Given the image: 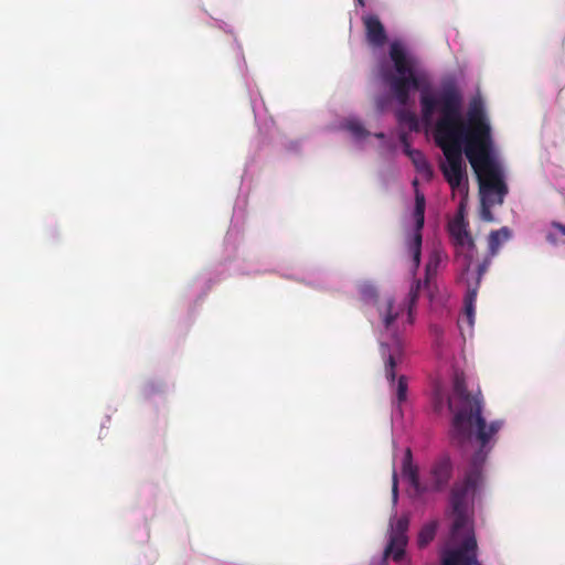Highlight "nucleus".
I'll list each match as a JSON object with an SVG mask.
<instances>
[{
	"label": "nucleus",
	"instance_id": "f257e3e1",
	"mask_svg": "<svg viewBox=\"0 0 565 565\" xmlns=\"http://www.w3.org/2000/svg\"><path fill=\"white\" fill-rule=\"evenodd\" d=\"M390 56L396 74L391 70H382L381 76L390 86L398 104L406 106L409 92L420 89L422 116L425 124H431L433 115L437 109L441 113V117L436 124L435 141L445 156L440 169L451 186L452 193L456 194L459 191V93L450 89L436 96L429 87L423 86L404 49L397 43L391 45Z\"/></svg>",
	"mask_w": 565,
	"mask_h": 565
},
{
	"label": "nucleus",
	"instance_id": "f03ea898",
	"mask_svg": "<svg viewBox=\"0 0 565 565\" xmlns=\"http://www.w3.org/2000/svg\"><path fill=\"white\" fill-rule=\"evenodd\" d=\"M486 402L478 388L469 392L461 376V445L473 448L469 466L461 480V565H482L478 559V543L472 522L468 515V504L480 501L483 486V466L498 440L503 420L487 422L483 412Z\"/></svg>",
	"mask_w": 565,
	"mask_h": 565
},
{
	"label": "nucleus",
	"instance_id": "7ed1b4c3",
	"mask_svg": "<svg viewBox=\"0 0 565 565\" xmlns=\"http://www.w3.org/2000/svg\"><path fill=\"white\" fill-rule=\"evenodd\" d=\"M461 152L470 162L479 182L480 216L486 222H492L491 209L503 203L508 185L494 151L486 105L479 93L469 102L465 116L461 115Z\"/></svg>",
	"mask_w": 565,
	"mask_h": 565
},
{
	"label": "nucleus",
	"instance_id": "20e7f679",
	"mask_svg": "<svg viewBox=\"0 0 565 565\" xmlns=\"http://www.w3.org/2000/svg\"><path fill=\"white\" fill-rule=\"evenodd\" d=\"M461 256L463 255L466 262V271H472L475 282L471 285L468 281V290L465 297V315L470 327L475 324L476 316V299L482 276L487 273L491 258L497 254L500 246L509 241L511 232L508 227L492 231L488 238V252L479 253L475 245L473 238L468 231V222L465 220L463 206L461 205Z\"/></svg>",
	"mask_w": 565,
	"mask_h": 565
},
{
	"label": "nucleus",
	"instance_id": "39448f33",
	"mask_svg": "<svg viewBox=\"0 0 565 565\" xmlns=\"http://www.w3.org/2000/svg\"><path fill=\"white\" fill-rule=\"evenodd\" d=\"M377 311L385 332L391 335V342H381L380 348L384 360L385 376L395 386L396 402L401 405L406 401L408 391L407 377L404 375L398 377L396 385L394 384L396 379L395 367L402 362L404 355L403 343L398 337L399 328L403 326L399 323L403 307L396 306L393 300H386L377 306Z\"/></svg>",
	"mask_w": 565,
	"mask_h": 565
},
{
	"label": "nucleus",
	"instance_id": "423d86ee",
	"mask_svg": "<svg viewBox=\"0 0 565 565\" xmlns=\"http://www.w3.org/2000/svg\"><path fill=\"white\" fill-rule=\"evenodd\" d=\"M431 414L437 420L450 423L448 436L456 446L459 440V372L454 370L450 379H438L429 395Z\"/></svg>",
	"mask_w": 565,
	"mask_h": 565
},
{
	"label": "nucleus",
	"instance_id": "0eeeda50",
	"mask_svg": "<svg viewBox=\"0 0 565 565\" xmlns=\"http://www.w3.org/2000/svg\"><path fill=\"white\" fill-rule=\"evenodd\" d=\"M439 262V254L437 252L431 253L425 266V281L422 282L420 280H415L409 289L407 298L404 301L396 302L393 298L390 297L381 301L379 306L385 302L386 300H393L396 306L403 307L399 323H413V309L416 306L420 290L422 288L429 289L430 279L436 276Z\"/></svg>",
	"mask_w": 565,
	"mask_h": 565
},
{
	"label": "nucleus",
	"instance_id": "6e6552de",
	"mask_svg": "<svg viewBox=\"0 0 565 565\" xmlns=\"http://www.w3.org/2000/svg\"><path fill=\"white\" fill-rule=\"evenodd\" d=\"M450 535L440 548L441 565H459V488L455 484L450 493Z\"/></svg>",
	"mask_w": 565,
	"mask_h": 565
},
{
	"label": "nucleus",
	"instance_id": "1a4fd4ad",
	"mask_svg": "<svg viewBox=\"0 0 565 565\" xmlns=\"http://www.w3.org/2000/svg\"><path fill=\"white\" fill-rule=\"evenodd\" d=\"M413 186L415 188V207L413 212L414 226L407 236V247L412 255L414 266L417 268L420 263L423 242L422 230L425 223L426 200L424 193L418 190V181L416 179L413 181Z\"/></svg>",
	"mask_w": 565,
	"mask_h": 565
},
{
	"label": "nucleus",
	"instance_id": "9d476101",
	"mask_svg": "<svg viewBox=\"0 0 565 565\" xmlns=\"http://www.w3.org/2000/svg\"><path fill=\"white\" fill-rule=\"evenodd\" d=\"M454 462L447 452H441L433 461L429 469L428 491H444L452 477Z\"/></svg>",
	"mask_w": 565,
	"mask_h": 565
},
{
	"label": "nucleus",
	"instance_id": "9b49d317",
	"mask_svg": "<svg viewBox=\"0 0 565 565\" xmlns=\"http://www.w3.org/2000/svg\"><path fill=\"white\" fill-rule=\"evenodd\" d=\"M402 476L406 479L409 486L417 494H423L428 491V487L420 482L418 467L413 462V454L411 448H406L403 462Z\"/></svg>",
	"mask_w": 565,
	"mask_h": 565
},
{
	"label": "nucleus",
	"instance_id": "f8f14e48",
	"mask_svg": "<svg viewBox=\"0 0 565 565\" xmlns=\"http://www.w3.org/2000/svg\"><path fill=\"white\" fill-rule=\"evenodd\" d=\"M366 41L371 46L381 47L387 41V34L379 17L369 14L363 17Z\"/></svg>",
	"mask_w": 565,
	"mask_h": 565
},
{
	"label": "nucleus",
	"instance_id": "ddd939ff",
	"mask_svg": "<svg viewBox=\"0 0 565 565\" xmlns=\"http://www.w3.org/2000/svg\"><path fill=\"white\" fill-rule=\"evenodd\" d=\"M408 537L391 536L387 546L385 547L384 555L391 556L394 562H399L405 555V547Z\"/></svg>",
	"mask_w": 565,
	"mask_h": 565
},
{
	"label": "nucleus",
	"instance_id": "4468645a",
	"mask_svg": "<svg viewBox=\"0 0 565 565\" xmlns=\"http://www.w3.org/2000/svg\"><path fill=\"white\" fill-rule=\"evenodd\" d=\"M438 529V521L433 520L425 523L417 535V546L419 548H425L428 546L435 539Z\"/></svg>",
	"mask_w": 565,
	"mask_h": 565
},
{
	"label": "nucleus",
	"instance_id": "2eb2a0df",
	"mask_svg": "<svg viewBox=\"0 0 565 565\" xmlns=\"http://www.w3.org/2000/svg\"><path fill=\"white\" fill-rule=\"evenodd\" d=\"M408 158L412 160L416 171L425 179L429 180L433 177L431 167L422 151L411 152Z\"/></svg>",
	"mask_w": 565,
	"mask_h": 565
},
{
	"label": "nucleus",
	"instance_id": "dca6fc26",
	"mask_svg": "<svg viewBox=\"0 0 565 565\" xmlns=\"http://www.w3.org/2000/svg\"><path fill=\"white\" fill-rule=\"evenodd\" d=\"M448 233L455 248V257L459 256V207L448 223Z\"/></svg>",
	"mask_w": 565,
	"mask_h": 565
},
{
	"label": "nucleus",
	"instance_id": "f3484780",
	"mask_svg": "<svg viewBox=\"0 0 565 565\" xmlns=\"http://www.w3.org/2000/svg\"><path fill=\"white\" fill-rule=\"evenodd\" d=\"M397 120L408 127L411 131L419 130V121L417 116L407 109H399L396 114Z\"/></svg>",
	"mask_w": 565,
	"mask_h": 565
},
{
	"label": "nucleus",
	"instance_id": "a211bd4d",
	"mask_svg": "<svg viewBox=\"0 0 565 565\" xmlns=\"http://www.w3.org/2000/svg\"><path fill=\"white\" fill-rule=\"evenodd\" d=\"M409 526V519L407 515L398 518L394 525H392L391 536L407 537Z\"/></svg>",
	"mask_w": 565,
	"mask_h": 565
},
{
	"label": "nucleus",
	"instance_id": "6ab92c4d",
	"mask_svg": "<svg viewBox=\"0 0 565 565\" xmlns=\"http://www.w3.org/2000/svg\"><path fill=\"white\" fill-rule=\"evenodd\" d=\"M347 128L355 137H359V138L365 137L367 135V132L364 129V127L362 126V124L360 121H356V120L349 121L348 125H347Z\"/></svg>",
	"mask_w": 565,
	"mask_h": 565
},
{
	"label": "nucleus",
	"instance_id": "aec40b11",
	"mask_svg": "<svg viewBox=\"0 0 565 565\" xmlns=\"http://www.w3.org/2000/svg\"><path fill=\"white\" fill-rule=\"evenodd\" d=\"M392 497H393V502L396 503L397 499H398V480H397V472L394 467H393V472H392Z\"/></svg>",
	"mask_w": 565,
	"mask_h": 565
},
{
	"label": "nucleus",
	"instance_id": "412c9836",
	"mask_svg": "<svg viewBox=\"0 0 565 565\" xmlns=\"http://www.w3.org/2000/svg\"><path fill=\"white\" fill-rule=\"evenodd\" d=\"M361 291L366 297H374L376 294L375 289L372 286H363Z\"/></svg>",
	"mask_w": 565,
	"mask_h": 565
},
{
	"label": "nucleus",
	"instance_id": "4be33fe9",
	"mask_svg": "<svg viewBox=\"0 0 565 565\" xmlns=\"http://www.w3.org/2000/svg\"><path fill=\"white\" fill-rule=\"evenodd\" d=\"M385 107H386V100L384 98H377L376 99L377 110L382 113V111H384Z\"/></svg>",
	"mask_w": 565,
	"mask_h": 565
},
{
	"label": "nucleus",
	"instance_id": "5701e85b",
	"mask_svg": "<svg viewBox=\"0 0 565 565\" xmlns=\"http://www.w3.org/2000/svg\"><path fill=\"white\" fill-rule=\"evenodd\" d=\"M553 227L556 228L563 236H565V225L561 223H553Z\"/></svg>",
	"mask_w": 565,
	"mask_h": 565
},
{
	"label": "nucleus",
	"instance_id": "b1692460",
	"mask_svg": "<svg viewBox=\"0 0 565 565\" xmlns=\"http://www.w3.org/2000/svg\"><path fill=\"white\" fill-rule=\"evenodd\" d=\"M399 141H401V143H402L403 146H405L406 143H408L409 141H408V136H407V134H405V132L401 134V135H399Z\"/></svg>",
	"mask_w": 565,
	"mask_h": 565
},
{
	"label": "nucleus",
	"instance_id": "393cba45",
	"mask_svg": "<svg viewBox=\"0 0 565 565\" xmlns=\"http://www.w3.org/2000/svg\"><path fill=\"white\" fill-rule=\"evenodd\" d=\"M403 147H404V152H405V154H406L407 157H409V153H411V152L417 151L416 149H412V148H411L409 142H408V143H406V145H405V146H403Z\"/></svg>",
	"mask_w": 565,
	"mask_h": 565
},
{
	"label": "nucleus",
	"instance_id": "a878e982",
	"mask_svg": "<svg viewBox=\"0 0 565 565\" xmlns=\"http://www.w3.org/2000/svg\"><path fill=\"white\" fill-rule=\"evenodd\" d=\"M546 241H547V242H550V243H552V244H555V243H556V237H555V235H554V234L548 233V234L546 235Z\"/></svg>",
	"mask_w": 565,
	"mask_h": 565
},
{
	"label": "nucleus",
	"instance_id": "bb28decb",
	"mask_svg": "<svg viewBox=\"0 0 565 565\" xmlns=\"http://www.w3.org/2000/svg\"><path fill=\"white\" fill-rule=\"evenodd\" d=\"M433 331L437 334V337H439V332H440V330H439V328H438V327H434V328H433Z\"/></svg>",
	"mask_w": 565,
	"mask_h": 565
},
{
	"label": "nucleus",
	"instance_id": "cd10ccee",
	"mask_svg": "<svg viewBox=\"0 0 565 565\" xmlns=\"http://www.w3.org/2000/svg\"><path fill=\"white\" fill-rule=\"evenodd\" d=\"M356 1H358L360 7H364L365 6V1L364 0H356Z\"/></svg>",
	"mask_w": 565,
	"mask_h": 565
},
{
	"label": "nucleus",
	"instance_id": "c85d7f7f",
	"mask_svg": "<svg viewBox=\"0 0 565 565\" xmlns=\"http://www.w3.org/2000/svg\"><path fill=\"white\" fill-rule=\"evenodd\" d=\"M376 137H377V138H383V137H384V134H382V132H381V134H377V135H376Z\"/></svg>",
	"mask_w": 565,
	"mask_h": 565
}]
</instances>
